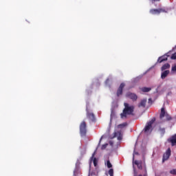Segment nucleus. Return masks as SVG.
<instances>
[{
	"label": "nucleus",
	"instance_id": "1",
	"mask_svg": "<svg viewBox=\"0 0 176 176\" xmlns=\"http://www.w3.org/2000/svg\"><path fill=\"white\" fill-rule=\"evenodd\" d=\"M124 108L120 114L121 119H126L127 115H134V105H130L129 103H124Z\"/></svg>",
	"mask_w": 176,
	"mask_h": 176
},
{
	"label": "nucleus",
	"instance_id": "2",
	"mask_svg": "<svg viewBox=\"0 0 176 176\" xmlns=\"http://www.w3.org/2000/svg\"><path fill=\"white\" fill-rule=\"evenodd\" d=\"M160 119V120H162V122H168L172 119L171 116L166 112V109H164V107H162L161 109Z\"/></svg>",
	"mask_w": 176,
	"mask_h": 176
},
{
	"label": "nucleus",
	"instance_id": "3",
	"mask_svg": "<svg viewBox=\"0 0 176 176\" xmlns=\"http://www.w3.org/2000/svg\"><path fill=\"white\" fill-rule=\"evenodd\" d=\"M155 120L156 118H153L151 120L146 123L144 129H143L144 133H145L146 134H151V133H152V124L155 123Z\"/></svg>",
	"mask_w": 176,
	"mask_h": 176
},
{
	"label": "nucleus",
	"instance_id": "4",
	"mask_svg": "<svg viewBox=\"0 0 176 176\" xmlns=\"http://www.w3.org/2000/svg\"><path fill=\"white\" fill-rule=\"evenodd\" d=\"M87 127L86 122L82 121L80 124V134L81 137H86V133H87Z\"/></svg>",
	"mask_w": 176,
	"mask_h": 176
},
{
	"label": "nucleus",
	"instance_id": "5",
	"mask_svg": "<svg viewBox=\"0 0 176 176\" xmlns=\"http://www.w3.org/2000/svg\"><path fill=\"white\" fill-rule=\"evenodd\" d=\"M151 14H160V13H167L166 8L151 9Z\"/></svg>",
	"mask_w": 176,
	"mask_h": 176
},
{
	"label": "nucleus",
	"instance_id": "6",
	"mask_svg": "<svg viewBox=\"0 0 176 176\" xmlns=\"http://www.w3.org/2000/svg\"><path fill=\"white\" fill-rule=\"evenodd\" d=\"M170 156H171V148H168L163 155L162 162L164 163L166 160H168Z\"/></svg>",
	"mask_w": 176,
	"mask_h": 176
},
{
	"label": "nucleus",
	"instance_id": "7",
	"mask_svg": "<svg viewBox=\"0 0 176 176\" xmlns=\"http://www.w3.org/2000/svg\"><path fill=\"white\" fill-rule=\"evenodd\" d=\"M126 97L127 98H130V100H132V101H137V100H138V96L137 94L131 92H127L126 94Z\"/></svg>",
	"mask_w": 176,
	"mask_h": 176
},
{
	"label": "nucleus",
	"instance_id": "8",
	"mask_svg": "<svg viewBox=\"0 0 176 176\" xmlns=\"http://www.w3.org/2000/svg\"><path fill=\"white\" fill-rule=\"evenodd\" d=\"M124 86H126L124 82H122L120 84V87H118V89L117 90V97H120V96H122V94H123V89H124Z\"/></svg>",
	"mask_w": 176,
	"mask_h": 176
},
{
	"label": "nucleus",
	"instance_id": "9",
	"mask_svg": "<svg viewBox=\"0 0 176 176\" xmlns=\"http://www.w3.org/2000/svg\"><path fill=\"white\" fill-rule=\"evenodd\" d=\"M87 118L91 120V122H94L96 120V117L94 116V113L89 112V110L87 109Z\"/></svg>",
	"mask_w": 176,
	"mask_h": 176
},
{
	"label": "nucleus",
	"instance_id": "10",
	"mask_svg": "<svg viewBox=\"0 0 176 176\" xmlns=\"http://www.w3.org/2000/svg\"><path fill=\"white\" fill-rule=\"evenodd\" d=\"M168 57V55H167V54L160 56V57H159L157 62L160 63H163V61H167Z\"/></svg>",
	"mask_w": 176,
	"mask_h": 176
},
{
	"label": "nucleus",
	"instance_id": "11",
	"mask_svg": "<svg viewBox=\"0 0 176 176\" xmlns=\"http://www.w3.org/2000/svg\"><path fill=\"white\" fill-rule=\"evenodd\" d=\"M134 164L137 166L139 170H142V161L135 160Z\"/></svg>",
	"mask_w": 176,
	"mask_h": 176
},
{
	"label": "nucleus",
	"instance_id": "12",
	"mask_svg": "<svg viewBox=\"0 0 176 176\" xmlns=\"http://www.w3.org/2000/svg\"><path fill=\"white\" fill-rule=\"evenodd\" d=\"M169 74H170V70H165L162 73L161 78L162 79H166V78H167Z\"/></svg>",
	"mask_w": 176,
	"mask_h": 176
},
{
	"label": "nucleus",
	"instance_id": "13",
	"mask_svg": "<svg viewBox=\"0 0 176 176\" xmlns=\"http://www.w3.org/2000/svg\"><path fill=\"white\" fill-rule=\"evenodd\" d=\"M146 105V99H143L140 101V104H138L139 108H141L142 107L143 108H145Z\"/></svg>",
	"mask_w": 176,
	"mask_h": 176
},
{
	"label": "nucleus",
	"instance_id": "14",
	"mask_svg": "<svg viewBox=\"0 0 176 176\" xmlns=\"http://www.w3.org/2000/svg\"><path fill=\"white\" fill-rule=\"evenodd\" d=\"M140 90L143 91V93H148V91H151L152 90V88L144 87H142Z\"/></svg>",
	"mask_w": 176,
	"mask_h": 176
},
{
	"label": "nucleus",
	"instance_id": "15",
	"mask_svg": "<svg viewBox=\"0 0 176 176\" xmlns=\"http://www.w3.org/2000/svg\"><path fill=\"white\" fill-rule=\"evenodd\" d=\"M170 67V66L169 63H165L164 65H162L161 70L166 71V69H169Z\"/></svg>",
	"mask_w": 176,
	"mask_h": 176
},
{
	"label": "nucleus",
	"instance_id": "16",
	"mask_svg": "<svg viewBox=\"0 0 176 176\" xmlns=\"http://www.w3.org/2000/svg\"><path fill=\"white\" fill-rule=\"evenodd\" d=\"M158 131L160 132V134L163 136L164 134H166V128L160 127Z\"/></svg>",
	"mask_w": 176,
	"mask_h": 176
},
{
	"label": "nucleus",
	"instance_id": "17",
	"mask_svg": "<svg viewBox=\"0 0 176 176\" xmlns=\"http://www.w3.org/2000/svg\"><path fill=\"white\" fill-rule=\"evenodd\" d=\"M107 166L108 168H111L112 164H111V161H109V160L107 161Z\"/></svg>",
	"mask_w": 176,
	"mask_h": 176
},
{
	"label": "nucleus",
	"instance_id": "18",
	"mask_svg": "<svg viewBox=\"0 0 176 176\" xmlns=\"http://www.w3.org/2000/svg\"><path fill=\"white\" fill-rule=\"evenodd\" d=\"M170 174H172V175H176V169L170 170Z\"/></svg>",
	"mask_w": 176,
	"mask_h": 176
},
{
	"label": "nucleus",
	"instance_id": "19",
	"mask_svg": "<svg viewBox=\"0 0 176 176\" xmlns=\"http://www.w3.org/2000/svg\"><path fill=\"white\" fill-rule=\"evenodd\" d=\"M109 174L110 176H113V170L112 168L109 170Z\"/></svg>",
	"mask_w": 176,
	"mask_h": 176
},
{
	"label": "nucleus",
	"instance_id": "20",
	"mask_svg": "<svg viewBox=\"0 0 176 176\" xmlns=\"http://www.w3.org/2000/svg\"><path fill=\"white\" fill-rule=\"evenodd\" d=\"M107 146H108V144L107 143L102 145L101 149L104 150V149H105L107 148Z\"/></svg>",
	"mask_w": 176,
	"mask_h": 176
},
{
	"label": "nucleus",
	"instance_id": "21",
	"mask_svg": "<svg viewBox=\"0 0 176 176\" xmlns=\"http://www.w3.org/2000/svg\"><path fill=\"white\" fill-rule=\"evenodd\" d=\"M94 165L97 167V158H94Z\"/></svg>",
	"mask_w": 176,
	"mask_h": 176
},
{
	"label": "nucleus",
	"instance_id": "22",
	"mask_svg": "<svg viewBox=\"0 0 176 176\" xmlns=\"http://www.w3.org/2000/svg\"><path fill=\"white\" fill-rule=\"evenodd\" d=\"M171 60H176V54H173L171 57H170Z\"/></svg>",
	"mask_w": 176,
	"mask_h": 176
},
{
	"label": "nucleus",
	"instance_id": "23",
	"mask_svg": "<svg viewBox=\"0 0 176 176\" xmlns=\"http://www.w3.org/2000/svg\"><path fill=\"white\" fill-rule=\"evenodd\" d=\"M125 126H127L126 123L120 124L118 125V127H125Z\"/></svg>",
	"mask_w": 176,
	"mask_h": 176
},
{
	"label": "nucleus",
	"instance_id": "24",
	"mask_svg": "<svg viewBox=\"0 0 176 176\" xmlns=\"http://www.w3.org/2000/svg\"><path fill=\"white\" fill-rule=\"evenodd\" d=\"M172 71L176 72V65L172 67Z\"/></svg>",
	"mask_w": 176,
	"mask_h": 176
},
{
	"label": "nucleus",
	"instance_id": "25",
	"mask_svg": "<svg viewBox=\"0 0 176 176\" xmlns=\"http://www.w3.org/2000/svg\"><path fill=\"white\" fill-rule=\"evenodd\" d=\"M109 83V78H107L105 81V84L108 85Z\"/></svg>",
	"mask_w": 176,
	"mask_h": 176
},
{
	"label": "nucleus",
	"instance_id": "26",
	"mask_svg": "<svg viewBox=\"0 0 176 176\" xmlns=\"http://www.w3.org/2000/svg\"><path fill=\"white\" fill-rule=\"evenodd\" d=\"M134 155H138V152H133V160H134Z\"/></svg>",
	"mask_w": 176,
	"mask_h": 176
},
{
	"label": "nucleus",
	"instance_id": "27",
	"mask_svg": "<svg viewBox=\"0 0 176 176\" xmlns=\"http://www.w3.org/2000/svg\"><path fill=\"white\" fill-rule=\"evenodd\" d=\"M152 2H160V0H151Z\"/></svg>",
	"mask_w": 176,
	"mask_h": 176
},
{
	"label": "nucleus",
	"instance_id": "28",
	"mask_svg": "<svg viewBox=\"0 0 176 176\" xmlns=\"http://www.w3.org/2000/svg\"><path fill=\"white\" fill-rule=\"evenodd\" d=\"M118 141L122 140V137H121V136H118Z\"/></svg>",
	"mask_w": 176,
	"mask_h": 176
},
{
	"label": "nucleus",
	"instance_id": "29",
	"mask_svg": "<svg viewBox=\"0 0 176 176\" xmlns=\"http://www.w3.org/2000/svg\"><path fill=\"white\" fill-rule=\"evenodd\" d=\"M117 133L116 132V133H114V137H116V135H117Z\"/></svg>",
	"mask_w": 176,
	"mask_h": 176
},
{
	"label": "nucleus",
	"instance_id": "30",
	"mask_svg": "<svg viewBox=\"0 0 176 176\" xmlns=\"http://www.w3.org/2000/svg\"><path fill=\"white\" fill-rule=\"evenodd\" d=\"M93 157H94V153L92 155L91 159H93Z\"/></svg>",
	"mask_w": 176,
	"mask_h": 176
}]
</instances>
